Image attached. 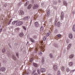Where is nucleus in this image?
<instances>
[{
    "mask_svg": "<svg viewBox=\"0 0 75 75\" xmlns=\"http://www.w3.org/2000/svg\"><path fill=\"white\" fill-rule=\"evenodd\" d=\"M50 13H47L46 14V16L47 17H49V16H50Z\"/></svg>",
    "mask_w": 75,
    "mask_h": 75,
    "instance_id": "obj_34",
    "label": "nucleus"
},
{
    "mask_svg": "<svg viewBox=\"0 0 75 75\" xmlns=\"http://www.w3.org/2000/svg\"><path fill=\"white\" fill-rule=\"evenodd\" d=\"M53 68L55 71H57V69H58V66L56 65H54L53 66Z\"/></svg>",
    "mask_w": 75,
    "mask_h": 75,
    "instance_id": "obj_5",
    "label": "nucleus"
},
{
    "mask_svg": "<svg viewBox=\"0 0 75 75\" xmlns=\"http://www.w3.org/2000/svg\"><path fill=\"white\" fill-rule=\"evenodd\" d=\"M34 24L36 27H38L39 26V23L38 22H36L34 23Z\"/></svg>",
    "mask_w": 75,
    "mask_h": 75,
    "instance_id": "obj_8",
    "label": "nucleus"
},
{
    "mask_svg": "<svg viewBox=\"0 0 75 75\" xmlns=\"http://www.w3.org/2000/svg\"><path fill=\"white\" fill-rule=\"evenodd\" d=\"M61 69L62 71H64V69H65V68L64 67H62Z\"/></svg>",
    "mask_w": 75,
    "mask_h": 75,
    "instance_id": "obj_32",
    "label": "nucleus"
},
{
    "mask_svg": "<svg viewBox=\"0 0 75 75\" xmlns=\"http://www.w3.org/2000/svg\"><path fill=\"white\" fill-rule=\"evenodd\" d=\"M61 35L60 34H59L57 35V37L58 38H61Z\"/></svg>",
    "mask_w": 75,
    "mask_h": 75,
    "instance_id": "obj_28",
    "label": "nucleus"
},
{
    "mask_svg": "<svg viewBox=\"0 0 75 75\" xmlns=\"http://www.w3.org/2000/svg\"><path fill=\"white\" fill-rule=\"evenodd\" d=\"M40 71L41 72H45V69L42 68L41 69Z\"/></svg>",
    "mask_w": 75,
    "mask_h": 75,
    "instance_id": "obj_16",
    "label": "nucleus"
},
{
    "mask_svg": "<svg viewBox=\"0 0 75 75\" xmlns=\"http://www.w3.org/2000/svg\"><path fill=\"white\" fill-rule=\"evenodd\" d=\"M69 71H70V70L68 68H67V72H69Z\"/></svg>",
    "mask_w": 75,
    "mask_h": 75,
    "instance_id": "obj_41",
    "label": "nucleus"
},
{
    "mask_svg": "<svg viewBox=\"0 0 75 75\" xmlns=\"http://www.w3.org/2000/svg\"><path fill=\"white\" fill-rule=\"evenodd\" d=\"M42 52H41L40 53V55H42Z\"/></svg>",
    "mask_w": 75,
    "mask_h": 75,
    "instance_id": "obj_53",
    "label": "nucleus"
},
{
    "mask_svg": "<svg viewBox=\"0 0 75 75\" xmlns=\"http://www.w3.org/2000/svg\"><path fill=\"white\" fill-rule=\"evenodd\" d=\"M19 13L20 15H24V12L22 10L19 11Z\"/></svg>",
    "mask_w": 75,
    "mask_h": 75,
    "instance_id": "obj_7",
    "label": "nucleus"
},
{
    "mask_svg": "<svg viewBox=\"0 0 75 75\" xmlns=\"http://www.w3.org/2000/svg\"><path fill=\"white\" fill-rule=\"evenodd\" d=\"M33 9L35 10L38 8V5L37 4H35L33 7Z\"/></svg>",
    "mask_w": 75,
    "mask_h": 75,
    "instance_id": "obj_4",
    "label": "nucleus"
},
{
    "mask_svg": "<svg viewBox=\"0 0 75 75\" xmlns=\"http://www.w3.org/2000/svg\"><path fill=\"white\" fill-rule=\"evenodd\" d=\"M63 4L65 6H67V5H68V3L65 1H63Z\"/></svg>",
    "mask_w": 75,
    "mask_h": 75,
    "instance_id": "obj_11",
    "label": "nucleus"
},
{
    "mask_svg": "<svg viewBox=\"0 0 75 75\" xmlns=\"http://www.w3.org/2000/svg\"><path fill=\"white\" fill-rule=\"evenodd\" d=\"M27 45H29V43H28V42L27 43Z\"/></svg>",
    "mask_w": 75,
    "mask_h": 75,
    "instance_id": "obj_55",
    "label": "nucleus"
},
{
    "mask_svg": "<svg viewBox=\"0 0 75 75\" xmlns=\"http://www.w3.org/2000/svg\"><path fill=\"white\" fill-rule=\"evenodd\" d=\"M16 30H17L18 31H19L20 30V28H16Z\"/></svg>",
    "mask_w": 75,
    "mask_h": 75,
    "instance_id": "obj_44",
    "label": "nucleus"
},
{
    "mask_svg": "<svg viewBox=\"0 0 75 75\" xmlns=\"http://www.w3.org/2000/svg\"><path fill=\"white\" fill-rule=\"evenodd\" d=\"M31 6H32V5L31 4H30L29 6H28V9H30L31 7Z\"/></svg>",
    "mask_w": 75,
    "mask_h": 75,
    "instance_id": "obj_19",
    "label": "nucleus"
},
{
    "mask_svg": "<svg viewBox=\"0 0 75 75\" xmlns=\"http://www.w3.org/2000/svg\"><path fill=\"white\" fill-rule=\"evenodd\" d=\"M29 40L30 41V42H33V43H34L35 42V40L33 39V38H30Z\"/></svg>",
    "mask_w": 75,
    "mask_h": 75,
    "instance_id": "obj_9",
    "label": "nucleus"
},
{
    "mask_svg": "<svg viewBox=\"0 0 75 75\" xmlns=\"http://www.w3.org/2000/svg\"><path fill=\"white\" fill-rule=\"evenodd\" d=\"M51 34V32L49 31V32L47 33L46 34V36L47 37H48Z\"/></svg>",
    "mask_w": 75,
    "mask_h": 75,
    "instance_id": "obj_14",
    "label": "nucleus"
},
{
    "mask_svg": "<svg viewBox=\"0 0 75 75\" xmlns=\"http://www.w3.org/2000/svg\"><path fill=\"white\" fill-rule=\"evenodd\" d=\"M47 39V37L46 36H44L43 38V41H45Z\"/></svg>",
    "mask_w": 75,
    "mask_h": 75,
    "instance_id": "obj_24",
    "label": "nucleus"
},
{
    "mask_svg": "<svg viewBox=\"0 0 75 75\" xmlns=\"http://www.w3.org/2000/svg\"><path fill=\"white\" fill-rule=\"evenodd\" d=\"M7 54H8V55H10V54H9L8 53H7Z\"/></svg>",
    "mask_w": 75,
    "mask_h": 75,
    "instance_id": "obj_56",
    "label": "nucleus"
},
{
    "mask_svg": "<svg viewBox=\"0 0 75 75\" xmlns=\"http://www.w3.org/2000/svg\"><path fill=\"white\" fill-rule=\"evenodd\" d=\"M2 28H0V33H1V31H2Z\"/></svg>",
    "mask_w": 75,
    "mask_h": 75,
    "instance_id": "obj_52",
    "label": "nucleus"
},
{
    "mask_svg": "<svg viewBox=\"0 0 75 75\" xmlns=\"http://www.w3.org/2000/svg\"><path fill=\"white\" fill-rule=\"evenodd\" d=\"M28 1H27L25 4V6H27L28 4Z\"/></svg>",
    "mask_w": 75,
    "mask_h": 75,
    "instance_id": "obj_26",
    "label": "nucleus"
},
{
    "mask_svg": "<svg viewBox=\"0 0 75 75\" xmlns=\"http://www.w3.org/2000/svg\"><path fill=\"white\" fill-rule=\"evenodd\" d=\"M43 30V27L41 26L40 30V31H42Z\"/></svg>",
    "mask_w": 75,
    "mask_h": 75,
    "instance_id": "obj_33",
    "label": "nucleus"
},
{
    "mask_svg": "<svg viewBox=\"0 0 75 75\" xmlns=\"http://www.w3.org/2000/svg\"><path fill=\"white\" fill-rule=\"evenodd\" d=\"M43 4H44V3H42L41 4L42 6H43Z\"/></svg>",
    "mask_w": 75,
    "mask_h": 75,
    "instance_id": "obj_58",
    "label": "nucleus"
},
{
    "mask_svg": "<svg viewBox=\"0 0 75 75\" xmlns=\"http://www.w3.org/2000/svg\"><path fill=\"white\" fill-rule=\"evenodd\" d=\"M22 28H23L24 30H26V28H25V26H22Z\"/></svg>",
    "mask_w": 75,
    "mask_h": 75,
    "instance_id": "obj_35",
    "label": "nucleus"
},
{
    "mask_svg": "<svg viewBox=\"0 0 75 75\" xmlns=\"http://www.w3.org/2000/svg\"><path fill=\"white\" fill-rule=\"evenodd\" d=\"M16 55L17 56V57H18V53H17L16 54Z\"/></svg>",
    "mask_w": 75,
    "mask_h": 75,
    "instance_id": "obj_49",
    "label": "nucleus"
},
{
    "mask_svg": "<svg viewBox=\"0 0 75 75\" xmlns=\"http://www.w3.org/2000/svg\"><path fill=\"white\" fill-rule=\"evenodd\" d=\"M12 19H10V21H11V20H12Z\"/></svg>",
    "mask_w": 75,
    "mask_h": 75,
    "instance_id": "obj_61",
    "label": "nucleus"
},
{
    "mask_svg": "<svg viewBox=\"0 0 75 75\" xmlns=\"http://www.w3.org/2000/svg\"><path fill=\"white\" fill-rule=\"evenodd\" d=\"M74 55L73 54L69 56L70 58H73Z\"/></svg>",
    "mask_w": 75,
    "mask_h": 75,
    "instance_id": "obj_27",
    "label": "nucleus"
},
{
    "mask_svg": "<svg viewBox=\"0 0 75 75\" xmlns=\"http://www.w3.org/2000/svg\"><path fill=\"white\" fill-rule=\"evenodd\" d=\"M33 38H34V39H36L37 38V37L36 35H33Z\"/></svg>",
    "mask_w": 75,
    "mask_h": 75,
    "instance_id": "obj_29",
    "label": "nucleus"
},
{
    "mask_svg": "<svg viewBox=\"0 0 75 75\" xmlns=\"http://www.w3.org/2000/svg\"><path fill=\"white\" fill-rule=\"evenodd\" d=\"M54 47L56 48H58V45L56 43L54 44Z\"/></svg>",
    "mask_w": 75,
    "mask_h": 75,
    "instance_id": "obj_20",
    "label": "nucleus"
},
{
    "mask_svg": "<svg viewBox=\"0 0 75 75\" xmlns=\"http://www.w3.org/2000/svg\"><path fill=\"white\" fill-rule=\"evenodd\" d=\"M23 24V22L18 21L16 23V25L17 26H20Z\"/></svg>",
    "mask_w": 75,
    "mask_h": 75,
    "instance_id": "obj_1",
    "label": "nucleus"
},
{
    "mask_svg": "<svg viewBox=\"0 0 75 75\" xmlns=\"http://www.w3.org/2000/svg\"><path fill=\"white\" fill-rule=\"evenodd\" d=\"M0 70L1 71L4 72V71H6V68L3 67H1Z\"/></svg>",
    "mask_w": 75,
    "mask_h": 75,
    "instance_id": "obj_6",
    "label": "nucleus"
},
{
    "mask_svg": "<svg viewBox=\"0 0 75 75\" xmlns=\"http://www.w3.org/2000/svg\"><path fill=\"white\" fill-rule=\"evenodd\" d=\"M71 44H69L67 47V50H69V48H71Z\"/></svg>",
    "mask_w": 75,
    "mask_h": 75,
    "instance_id": "obj_15",
    "label": "nucleus"
},
{
    "mask_svg": "<svg viewBox=\"0 0 75 75\" xmlns=\"http://www.w3.org/2000/svg\"><path fill=\"white\" fill-rule=\"evenodd\" d=\"M62 24L61 23H60L59 22L57 23V26L58 27H61V26Z\"/></svg>",
    "mask_w": 75,
    "mask_h": 75,
    "instance_id": "obj_10",
    "label": "nucleus"
},
{
    "mask_svg": "<svg viewBox=\"0 0 75 75\" xmlns=\"http://www.w3.org/2000/svg\"><path fill=\"white\" fill-rule=\"evenodd\" d=\"M75 71V70H71L70 71V73H72V72H74V71Z\"/></svg>",
    "mask_w": 75,
    "mask_h": 75,
    "instance_id": "obj_46",
    "label": "nucleus"
},
{
    "mask_svg": "<svg viewBox=\"0 0 75 75\" xmlns=\"http://www.w3.org/2000/svg\"><path fill=\"white\" fill-rule=\"evenodd\" d=\"M74 13L75 12L74 11H73L72 12V13L73 14H74Z\"/></svg>",
    "mask_w": 75,
    "mask_h": 75,
    "instance_id": "obj_51",
    "label": "nucleus"
},
{
    "mask_svg": "<svg viewBox=\"0 0 75 75\" xmlns=\"http://www.w3.org/2000/svg\"><path fill=\"white\" fill-rule=\"evenodd\" d=\"M9 22L11 23V21H9Z\"/></svg>",
    "mask_w": 75,
    "mask_h": 75,
    "instance_id": "obj_62",
    "label": "nucleus"
},
{
    "mask_svg": "<svg viewBox=\"0 0 75 75\" xmlns=\"http://www.w3.org/2000/svg\"><path fill=\"white\" fill-rule=\"evenodd\" d=\"M47 13H50V10L48 9L47 10Z\"/></svg>",
    "mask_w": 75,
    "mask_h": 75,
    "instance_id": "obj_45",
    "label": "nucleus"
},
{
    "mask_svg": "<svg viewBox=\"0 0 75 75\" xmlns=\"http://www.w3.org/2000/svg\"><path fill=\"white\" fill-rule=\"evenodd\" d=\"M1 63H0V67L1 66Z\"/></svg>",
    "mask_w": 75,
    "mask_h": 75,
    "instance_id": "obj_60",
    "label": "nucleus"
},
{
    "mask_svg": "<svg viewBox=\"0 0 75 75\" xmlns=\"http://www.w3.org/2000/svg\"><path fill=\"white\" fill-rule=\"evenodd\" d=\"M37 72H38V74H40V69H38L37 70Z\"/></svg>",
    "mask_w": 75,
    "mask_h": 75,
    "instance_id": "obj_30",
    "label": "nucleus"
},
{
    "mask_svg": "<svg viewBox=\"0 0 75 75\" xmlns=\"http://www.w3.org/2000/svg\"><path fill=\"white\" fill-rule=\"evenodd\" d=\"M17 21H13V22H12V24H15V23H17Z\"/></svg>",
    "mask_w": 75,
    "mask_h": 75,
    "instance_id": "obj_25",
    "label": "nucleus"
},
{
    "mask_svg": "<svg viewBox=\"0 0 75 75\" xmlns=\"http://www.w3.org/2000/svg\"><path fill=\"white\" fill-rule=\"evenodd\" d=\"M26 75H28L29 74V73L28 72H25Z\"/></svg>",
    "mask_w": 75,
    "mask_h": 75,
    "instance_id": "obj_48",
    "label": "nucleus"
},
{
    "mask_svg": "<svg viewBox=\"0 0 75 75\" xmlns=\"http://www.w3.org/2000/svg\"><path fill=\"white\" fill-rule=\"evenodd\" d=\"M57 75H61V74H60V71H59L58 72Z\"/></svg>",
    "mask_w": 75,
    "mask_h": 75,
    "instance_id": "obj_40",
    "label": "nucleus"
},
{
    "mask_svg": "<svg viewBox=\"0 0 75 75\" xmlns=\"http://www.w3.org/2000/svg\"><path fill=\"white\" fill-rule=\"evenodd\" d=\"M57 2L56 1H54L53 2V4H54V5H57Z\"/></svg>",
    "mask_w": 75,
    "mask_h": 75,
    "instance_id": "obj_39",
    "label": "nucleus"
},
{
    "mask_svg": "<svg viewBox=\"0 0 75 75\" xmlns=\"http://www.w3.org/2000/svg\"><path fill=\"white\" fill-rule=\"evenodd\" d=\"M50 57L51 58H53V55L52 54H50Z\"/></svg>",
    "mask_w": 75,
    "mask_h": 75,
    "instance_id": "obj_37",
    "label": "nucleus"
},
{
    "mask_svg": "<svg viewBox=\"0 0 75 75\" xmlns=\"http://www.w3.org/2000/svg\"><path fill=\"white\" fill-rule=\"evenodd\" d=\"M58 2L59 3H61V1H59Z\"/></svg>",
    "mask_w": 75,
    "mask_h": 75,
    "instance_id": "obj_59",
    "label": "nucleus"
},
{
    "mask_svg": "<svg viewBox=\"0 0 75 75\" xmlns=\"http://www.w3.org/2000/svg\"><path fill=\"white\" fill-rule=\"evenodd\" d=\"M33 72V73H35V70H34Z\"/></svg>",
    "mask_w": 75,
    "mask_h": 75,
    "instance_id": "obj_54",
    "label": "nucleus"
},
{
    "mask_svg": "<svg viewBox=\"0 0 75 75\" xmlns=\"http://www.w3.org/2000/svg\"><path fill=\"white\" fill-rule=\"evenodd\" d=\"M69 66H72V65H74V64L73 62H72L69 63Z\"/></svg>",
    "mask_w": 75,
    "mask_h": 75,
    "instance_id": "obj_23",
    "label": "nucleus"
},
{
    "mask_svg": "<svg viewBox=\"0 0 75 75\" xmlns=\"http://www.w3.org/2000/svg\"><path fill=\"white\" fill-rule=\"evenodd\" d=\"M7 5L6 4H5L4 5V7H7Z\"/></svg>",
    "mask_w": 75,
    "mask_h": 75,
    "instance_id": "obj_43",
    "label": "nucleus"
},
{
    "mask_svg": "<svg viewBox=\"0 0 75 75\" xmlns=\"http://www.w3.org/2000/svg\"><path fill=\"white\" fill-rule=\"evenodd\" d=\"M47 75H51V74H48Z\"/></svg>",
    "mask_w": 75,
    "mask_h": 75,
    "instance_id": "obj_63",
    "label": "nucleus"
},
{
    "mask_svg": "<svg viewBox=\"0 0 75 75\" xmlns=\"http://www.w3.org/2000/svg\"><path fill=\"white\" fill-rule=\"evenodd\" d=\"M33 65L34 67H37L38 66V64L36 63H34L33 64Z\"/></svg>",
    "mask_w": 75,
    "mask_h": 75,
    "instance_id": "obj_21",
    "label": "nucleus"
},
{
    "mask_svg": "<svg viewBox=\"0 0 75 75\" xmlns=\"http://www.w3.org/2000/svg\"><path fill=\"white\" fill-rule=\"evenodd\" d=\"M72 30L73 31H75V25H74L73 26Z\"/></svg>",
    "mask_w": 75,
    "mask_h": 75,
    "instance_id": "obj_18",
    "label": "nucleus"
},
{
    "mask_svg": "<svg viewBox=\"0 0 75 75\" xmlns=\"http://www.w3.org/2000/svg\"><path fill=\"white\" fill-rule=\"evenodd\" d=\"M29 19H30V16H27L23 18V20L24 21H28Z\"/></svg>",
    "mask_w": 75,
    "mask_h": 75,
    "instance_id": "obj_2",
    "label": "nucleus"
},
{
    "mask_svg": "<svg viewBox=\"0 0 75 75\" xmlns=\"http://www.w3.org/2000/svg\"><path fill=\"white\" fill-rule=\"evenodd\" d=\"M41 64H44V60H41Z\"/></svg>",
    "mask_w": 75,
    "mask_h": 75,
    "instance_id": "obj_36",
    "label": "nucleus"
},
{
    "mask_svg": "<svg viewBox=\"0 0 75 75\" xmlns=\"http://www.w3.org/2000/svg\"><path fill=\"white\" fill-rule=\"evenodd\" d=\"M50 21H52V19H50Z\"/></svg>",
    "mask_w": 75,
    "mask_h": 75,
    "instance_id": "obj_64",
    "label": "nucleus"
},
{
    "mask_svg": "<svg viewBox=\"0 0 75 75\" xmlns=\"http://www.w3.org/2000/svg\"><path fill=\"white\" fill-rule=\"evenodd\" d=\"M10 22H9L8 24V25H10Z\"/></svg>",
    "mask_w": 75,
    "mask_h": 75,
    "instance_id": "obj_57",
    "label": "nucleus"
},
{
    "mask_svg": "<svg viewBox=\"0 0 75 75\" xmlns=\"http://www.w3.org/2000/svg\"><path fill=\"white\" fill-rule=\"evenodd\" d=\"M58 21V20L57 19H56L55 21V23L56 24V23H57V21Z\"/></svg>",
    "mask_w": 75,
    "mask_h": 75,
    "instance_id": "obj_42",
    "label": "nucleus"
},
{
    "mask_svg": "<svg viewBox=\"0 0 75 75\" xmlns=\"http://www.w3.org/2000/svg\"><path fill=\"white\" fill-rule=\"evenodd\" d=\"M69 38L70 39H72L73 38V35H72V34L70 33L69 35Z\"/></svg>",
    "mask_w": 75,
    "mask_h": 75,
    "instance_id": "obj_13",
    "label": "nucleus"
},
{
    "mask_svg": "<svg viewBox=\"0 0 75 75\" xmlns=\"http://www.w3.org/2000/svg\"><path fill=\"white\" fill-rule=\"evenodd\" d=\"M64 13L63 12H62L61 15V20L63 21L64 20Z\"/></svg>",
    "mask_w": 75,
    "mask_h": 75,
    "instance_id": "obj_3",
    "label": "nucleus"
},
{
    "mask_svg": "<svg viewBox=\"0 0 75 75\" xmlns=\"http://www.w3.org/2000/svg\"><path fill=\"white\" fill-rule=\"evenodd\" d=\"M66 42L67 43H69V40L68 39L67 40H66Z\"/></svg>",
    "mask_w": 75,
    "mask_h": 75,
    "instance_id": "obj_47",
    "label": "nucleus"
},
{
    "mask_svg": "<svg viewBox=\"0 0 75 75\" xmlns=\"http://www.w3.org/2000/svg\"><path fill=\"white\" fill-rule=\"evenodd\" d=\"M12 58L14 60H16V57H15V56L13 55Z\"/></svg>",
    "mask_w": 75,
    "mask_h": 75,
    "instance_id": "obj_38",
    "label": "nucleus"
},
{
    "mask_svg": "<svg viewBox=\"0 0 75 75\" xmlns=\"http://www.w3.org/2000/svg\"><path fill=\"white\" fill-rule=\"evenodd\" d=\"M30 62H31L33 61V60H34V57H32L30 58Z\"/></svg>",
    "mask_w": 75,
    "mask_h": 75,
    "instance_id": "obj_17",
    "label": "nucleus"
},
{
    "mask_svg": "<svg viewBox=\"0 0 75 75\" xmlns=\"http://www.w3.org/2000/svg\"><path fill=\"white\" fill-rule=\"evenodd\" d=\"M23 35H24V33H20L19 34V36L20 37H22L23 36Z\"/></svg>",
    "mask_w": 75,
    "mask_h": 75,
    "instance_id": "obj_12",
    "label": "nucleus"
},
{
    "mask_svg": "<svg viewBox=\"0 0 75 75\" xmlns=\"http://www.w3.org/2000/svg\"><path fill=\"white\" fill-rule=\"evenodd\" d=\"M6 51V50H5V48L4 47L3 49L2 50V52H5Z\"/></svg>",
    "mask_w": 75,
    "mask_h": 75,
    "instance_id": "obj_22",
    "label": "nucleus"
},
{
    "mask_svg": "<svg viewBox=\"0 0 75 75\" xmlns=\"http://www.w3.org/2000/svg\"><path fill=\"white\" fill-rule=\"evenodd\" d=\"M42 60L44 61V57H42Z\"/></svg>",
    "mask_w": 75,
    "mask_h": 75,
    "instance_id": "obj_50",
    "label": "nucleus"
},
{
    "mask_svg": "<svg viewBox=\"0 0 75 75\" xmlns=\"http://www.w3.org/2000/svg\"><path fill=\"white\" fill-rule=\"evenodd\" d=\"M54 33L55 34H57L58 33V30L56 29L54 30Z\"/></svg>",
    "mask_w": 75,
    "mask_h": 75,
    "instance_id": "obj_31",
    "label": "nucleus"
}]
</instances>
